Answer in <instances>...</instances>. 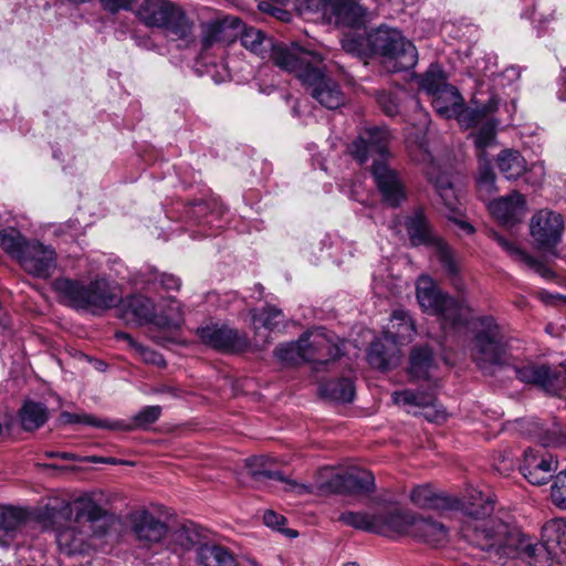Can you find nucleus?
Wrapping results in <instances>:
<instances>
[{
    "label": "nucleus",
    "instance_id": "2f4dec72",
    "mask_svg": "<svg viewBox=\"0 0 566 566\" xmlns=\"http://www.w3.org/2000/svg\"><path fill=\"white\" fill-rule=\"evenodd\" d=\"M415 334L413 321L408 312L400 308L392 312L390 322L382 333L387 338L395 340L399 347L411 342Z\"/></svg>",
    "mask_w": 566,
    "mask_h": 566
},
{
    "label": "nucleus",
    "instance_id": "a878e982",
    "mask_svg": "<svg viewBox=\"0 0 566 566\" xmlns=\"http://www.w3.org/2000/svg\"><path fill=\"white\" fill-rule=\"evenodd\" d=\"M514 370L522 382L535 385L548 392L557 388L560 378V371L546 364H526Z\"/></svg>",
    "mask_w": 566,
    "mask_h": 566
},
{
    "label": "nucleus",
    "instance_id": "5701e85b",
    "mask_svg": "<svg viewBox=\"0 0 566 566\" xmlns=\"http://www.w3.org/2000/svg\"><path fill=\"white\" fill-rule=\"evenodd\" d=\"M241 31V21L235 17H217L202 23L201 49L209 50L219 42H232Z\"/></svg>",
    "mask_w": 566,
    "mask_h": 566
},
{
    "label": "nucleus",
    "instance_id": "72a5a7b5",
    "mask_svg": "<svg viewBox=\"0 0 566 566\" xmlns=\"http://www.w3.org/2000/svg\"><path fill=\"white\" fill-rule=\"evenodd\" d=\"M463 103L462 95L453 85L444 86L442 91L432 96L433 108L440 116L446 118H455Z\"/></svg>",
    "mask_w": 566,
    "mask_h": 566
},
{
    "label": "nucleus",
    "instance_id": "f03ea898",
    "mask_svg": "<svg viewBox=\"0 0 566 566\" xmlns=\"http://www.w3.org/2000/svg\"><path fill=\"white\" fill-rule=\"evenodd\" d=\"M494 536L501 542L497 548L504 560L520 558L530 566H548L551 560L566 563V518L556 517L542 527V543H533L514 525L499 524Z\"/></svg>",
    "mask_w": 566,
    "mask_h": 566
},
{
    "label": "nucleus",
    "instance_id": "ddd939ff",
    "mask_svg": "<svg viewBox=\"0 0 566 566\" xmlns=\"http://www.w3.org/2000/svg\"><path fill=\"white\" fill-rule=\"evenodd\" d=\"M405 227L413 247L428 245L436 249V256L453 285L460 287L459 266L450 247L433 231L429 220L421 209L415 210L406 218Z\"/></svg>",
    "mask_w": 566,
    "mask_h": 566
},
{
    "label": "nucleus",
    "instance_id": "338daca9",
    "mask_svg": "<svg viewBox=\"0 0 566 566\" xmlns=\"http://www.w3.org/2000/svg\"><path fill=\"white\" fill-rule=\"evenodd\" d=\"M560 80H562V87L558 91V98L560 101L566 102V69H563Z\"/></svg>",
    "mask_w": 566,
    "mask_h": 566
},
{
    "label": "nucleus",
    "instance_id": "393cba45",
    "mask_svg": "<svg viewBox=\"0 0 566 566\" xmlns=\"http://www.w3.org/2000/svg\"><path fill=\"white\" fill-rule=\"evenodd\" d=\"M473 106L465 107L463 104L461 111L457 114L455 119L465 128L482 127L489 120H496L492 115L497 109L499 98L491 95L486 101L474 96L472 99Z\"/></svg>",
    "mask_w": 566,
    "mask_h": 566
},
{
    "label": "nucleus",
    "instance_id": "a18cd8bd",
    "mask_svg": "<svg viewBox=\"0 0 566 566\" xmlns=\"http://www.w3.org/2000/svg\"><path fill=\"white\" fill-rule=\"evenodd\" d=\"M418 84L431 97L438 94L450 84L447 82V75L439 64H431L428 70L420 75Z\"/></svg>",
    "mask_w": 566,
    "mask_h": 566
},
{
    "label": "nucleus",
    "instance_id": "473e14b6",
    "mask_svg": "<svg viewBox=\"0 0 566 566\" xmlns=\"http://www.w3.org/2000/svg\"><path fill=\"white\" fill-rule=\"evenodd\" d=\"M410 536L419 538L432 546L442 545L448 538V531L443 524L416 516L415 525L411 528Z\"/></svg>",
    "mask_w": 566,
    "mask_h": 566
},
{
    "label": "nucleus",
    "instance_id": "a19ab883",
    "mask_svg": "<svg viewBox=\"0 0 566 566\" xmlns=\"http://www.w3.org/2000/svg\"><path fill=\"white\" fill-rule=\"evenodd\" d=\"M49 418L48 408L41 402L28 401L20 411L21 426L27 431L42 427Z\"/></svg>",
    "mask_w": 566,
    "mask_h": 566
},
{
    "label": "nucleus",
    "instance_id": "13d9d810",
    "mask_svg": "<svg viewBox=\"0 0 566 566\" xmlns=\"http://www.w3.org/2000/svg\"><path fill=\"white\" fill-rule=\"evenodd\" d=\"M146 364H151L158 367H165L166 360L164 356L156 350L146 347L142 344L134 350Z\"/></svg>",
    "mask_w": 566,
    "mask_h": 566
},
{
    "label": "nucleus",
    "instance_id": "20e7f679",
    "mask_svg": "<svg viewBox=\"0 0 566 566\" xmlns=\"http://www.w3.org/2000/svg\"><path fill=\"white\" fill-rule=\"evenodd\" d=\"M495 506V496L488 490L472 489L465 496L462 511L468 520L460 528L462 537L472 546L481 549L494 562L503 563L504 556L497 552L502 541L494 536L499 524H509L497 516L491 517Z\"/></svg>",
    "mask_w": 566,
    "mask_h": 566
},
{
    "label": "nucleus",
    "instance_id": "412c9836",
    "mask_svg": "<svg viewBox=\"0 0 566 566\" xmlns=\"http://www.w3.org/2000/svg\"><path fill=\"white\" fill-rule=\"evenodd\" d=\"M416 516V514L397 506L379 507L376 510V534L387 537L410 536Z\"/></svg>",
    "mask_w": 566,
    "mask_h": 566
},
{
    "label": "nucleus",
    "instance_id": "1a4fd4ad",
    "mask_svg": "<svg viewBox=\"0 0 566 566\" xmlns=\"http://www.w3.org/2000/svg\"><path fill=\"white\" fill-rule=\"evenodd\" d=\"M507 338L492 316H480L474 321V336L471 355L484 374H492L494 367L506 363Z\"/></svg>",
    "mask_w": 566,
    "mask_h": 566
},
{
    "label": "nucleus",
    "instance_id": "0e129e2a",
    "mask_svg": "<svg viewBox=\"0 0 566 566\" xmlns=\"http://www.w3.org/2000/svg\"><path fill=\"white\" fill-rule=\"evenodd\" d=\"M45 457L48 458H60L66 461H76L78 460L77 455L71 452H57V451H46Z\"/></svg>",
    "mask_w": 566,
    "mask_h": 566
},
{
    "label": "nucleus",
    "instance_id": "7ed1b4c3",
    "mask_svg": "<svg viewBox=\"0 0 566 566\" xmlns=\"http://www.w3.org/2000/svg\"><path fill=\"white\" fill-rule=\"evenodd\" d=\"M390 133L385 127H367L347 146L349 155L359 165L373 159L371 175L385 203L397 208L406 199L400 175L386 161Z\"/></svg>",
    "mask_w": 566,
    "mask_h": 566
},
{
    "label": "nucleus",
    "instance_id": "09e8293b",
    "mask_svg": "<svg viewBox=\"0 0 566 566\" xmlns=\"http://www.w3.org/2000/svg\"><path fill=\"white\" fill-rule=\"evenodd\" d=\"M376 511L353 512L347 511L339 515L338 521L353 528L376 534Z\"/></svg>",
    "mask_w": 566,
    "mask_h": 566
},
{
    "label": "nucleus",
    "instance_id": "de8ad7c7",
    "mask_svg": "<svg viewBox=\"0 0 566 566\" xmlns=\"http://www.w3.org/2000/svg\"><path fill=\"white\" fill-rule=\"evenodd\" d=\"M557 460L552 454H547V457L536 463L533 469L527 471L524 476L534 485H543L548 482L552 478V473L557 470Z\"/></svg>",
    "mask_w": 566,
    "mask_h": 566
},
{
    "label": "nucleus",
    "instance_id": "4c0bfd02",
    "mask_svg": "<svg viewBox=\"0 0 566 566\" xmlns=\"http://www.w3.org/2000/svg\"><path fill=\"white\" fill-rule=\"evenodd\" d=\"M433 368V355L429 347L420 346L412 349L409 367V375L412 379H429Z\"/></svg>",
    "mask_w": 566,
    "mask_h": 566
},
{
    "label": "nucleus",
    "instance_id": "dca6fc26",
    "mask_svg": "<svg viewBox=\"0 0 566 566\" xmlns=\"http://www.w3.org/2000/svg\"><path fill=\"white\" fill-rule=\"evenodd\" d=\"M565 223L560 213L542 209L530 221V234L537 250L555 254L562 241Z\"/></svg>",
    "mask_w": 566,
    "mask_h": 566
},
{
    "label": "nucleus",
    "instance_id": "b1692460",
    "mask_svg": "<svg viewBox=\"0 0 566 566\" xmlns=\"http://www.w3.org/2000/svg\"><path fill=\"white\" fill-rule=\"evenodd\" d=\"M118 317L126 324L143 325L156 322V310L150 298L144 295H132L118 303Z\"/></svg>",
    "mask_w": 566,
    "mask_h": 566
},
{
    "label": "nucleus",
    "instance_id": "5fc2aeb1",
    "mask_svg": "<svg viewBox=\"0 0 566 566\" xmlns=\"http://www.w3.org/2000/svg\"><path fill=\"white\" fill-rule=\"evenodd\" d=\"M551 499L555 506L566 510V470L554 476L551 485Z\"/></svg>",
    "mask_w": 566,
    "mask_h": 566
},
{
    "label": "nucleus",
    "instance_id": "680f3d73",
    "mask_svg": "<svg viewBox=\"0 0 566 566\" xmlns=\"http://www.w3.org/2000/svg\"><path fill=\"white\" fill-rule=\"evenodd\" d=\"M104 9L108 10L112 13H115L119 10H129L132 6V0H101Z\"/></svg>",
    "mask_w": 566,
    "mask_h": 566
},
{
    "label": "nucleus",
    "instance_id": "a211bd4d",
    "mask_svg": "<svg viewBox=\"0 0 566 566\" xmlns=\"http://www.w3.org/2000/svg\"><path fill=\"white\" fill-rule=\"evenodd\" d=\"M516 430L544 448L566 446V424L551 419L539 421L535 418H524L516 421Z\"/></svg>",
    "mask_w": 566,
    "mask_h": 566
},
{
    "label": "nucleus",
    "instance_id": "9d476101",
    "mask_svg": "<svg viewBox=\"0 0 566 566\" xmlns=\"http://www.w3.org/2000/svg\"><path fill=\"white\" fill-rule=\"evenodd\" d=\"M417 298L423 311L440 317L443 326L455 329L467 326L471 319L472 308L468 302L441 292L428 276L418 280Z\"/></svg>",
    "mask_w": 566,
    "mask_h": 566
},
{
    "label": "nucleus",
    "instance_id": "6e6552de",
    "mask_svg": "<svg viewBox=\"0 0 566 566\" xmlns=\"http://www.w3.org/2000/svg\"><path fill=\"white\" fill-rule=\"evenodd\" d=\"M306 57L295 60V70H287L306 86L311 96L328 109H337L345 103V95L339 84L328 77L322 69L321 54L305 50Z\"/></svg>",
    "mask_w": 566,
    "mask_h": 566
},
{
    "label": "nucleus",
    "instance_id": "37998d69",
    "mask_svg": "<svg viewBox=\"0 0 566 566\" xmlns=\"http://www.w3.org/2000/svg\"><path fill=\"white\" fill-rule=\"evenodd\" d=\"M305 337L300 336L295 342H290L277 346L274 350L275 357L285 365H297L306 361V357H311L305 353L303 343Z\"/></svg>",
    "mask_w": 566,
    "mask_h": 566
},
{
    "label": "nucleus",
    "instance_id": "f3484780",
    "mask_svg": "<svg viewBox=\"0 0 566 566\" xmlns=\"http://www.w3.org/2000/svg\"><path fill=\"white\" fill-rule=\"evenodd\" d=\"M305 6L310 11L334 19L336 24L350 28L361 25L366 17V10L354 0H305Z\"/></svg>",
    "mask_w": 566,
    "mask_h": 566
},
{
    "label": "nucleus",
    "instance_id": "8fccbe9b",
    "mask_svg": "<svg viewBox=\"0 0 566 566\" xmlns=\"http://www.w3.org/2000/svg\"><path fill=\"white\" fill-rule=\"evenodd\" d=\"M495 179L496 176L490 166V160L480 161L479 174L476 177V187L479 195L483 200L489 199L497 191Z\"/></svg>",
    "mask_w": 566,
    "mask_h": 566
},
{
    "label": "nucleus",
    "instance_id": "c9c22d12",
    "mask_svg": "<svg viewBox=\"0 0 566 566\" xmlns=\"http://www.w3.org/2000/svg\"><path fill=\"white\" fill-rule=\"evenodd\" d=\"M161 415L160 406H147L140 409L130 420H112L111 430L132 431L135 429H146L155 423Z\"/></svg>",
    "mask_w": 566,
    "mask_h": 566
},
{
    "label": "nucleus",
    "instance_id": "39448f33",
    "mask_svg": "<svg viewBox=\"0 0 566 566\" xmlns=\"http://www.w3.org/2000/svg\"><path fill=\"white\" fill-rule=\"evenodd\" d=\"M106 512L92 500L76 503L75 518L56 532V543L61 553L70 557L86 556L95 549V537L107 533Z\"/></svg>",
    "mask_w": 566,
    "mask_h": 566
},
{
    "label": "nucleus",
    "instance_id": "69168bd1",
    "mask_svg": "<svg viewBox=\"0 0 566 566\" xmlns=\"http://www.w3.org/2000/svg\"><path fill=\"white\" fill-rule=\"evenodd\" d=\"M454 223L457 224L459 230H461L465 234H473L475 231L474 227L471 223H469L468 221L454 219Z\"/></svg>",
    "mask_w": 566,
    "mask_h": 566
},
{
    "label": "nucleus",
    "instance_id": "bb28decb",
    "mask_svg": "<svg viewBox=\"0 0 566 566\" xmlns=\"http://www.w3.org/2000/svg\"><path fill=\"white\" fill-rule=\"evenodd\" d=\"M274 463L275 460L266 455L251 457L245 460V465L255 481L274 480L285 483L286 491H293L295 489H300V492L307 491L306 485L298 484L285 478L281 471L274 470Z\"/></svg>",
    "mask_w": 566,
    "mask_h": 566
},
{
    "label": "nucleus",
    "instance_id": "6e6d98bb",
    "mask_svg": "<svg viewBox=\"0 0 566 566\" xmlns=\"http://www.w3.org/2000/svg\"><path fill=\"white\" fill-rule=\"evenodd\" d=\"M411 502L419 507H432L436 504V496L428 485L415 488L410 494Z\"/></svg>",
    "mask_w": 566,
    "mask_h": 566
},
{
    "label": "nucleus",
    "instance_id": "49530a36",
    "mask_svg": "<svg viewBox=\"0 0 566 566\" xmlns=\"http://www.w3.org/2000/svg\"><path fill=\"white\" fill-rule=\"evenodd\" d=\"M160 310V314H156V324L163 327L177 328L184 322V312L180 302L176 298H167Z\"/></svg>",
    "mask_w": 566,
    "mask_h": 566
},
{
    "label": "nucleus",
    "instance_id": "58836bf2",
    "mask_svg": "<svg viewBox=\"0 0 566 566\" xmlns=\"http://www.w3.org/2000/svg\"><path fill=\"white\" fill-rule=\"evenodd\" d=\"M322 397L336 402H350L355 396V387L349 378L324 381L319 385Z\"/></svg>",
    "mask_w": 566,
    "mask_h": 566
},
{
    "label": "nucleus",
    "instance_id": "aec40b11",
    "mask_svg": "<svg viewBox=\"0 0 566 566\" xmlns=\"http://www.w3.org/2000/svg\"><path fill=\"white\" fill-rule=\"evenodd\" d=\"M301 336L306 338L303 343L304 350L311 355L306 357V361L326 364L342 355L340 346L323 326L311 328Z\"/></svg>",
    "mask_w": 566,
    "mask_h": 566
},
{
    "label": "nucleus",
    "instance_id": "c03bdc74",
    "mask_svg": "<svg viewBox=\"0 0 566 566\" xmlns=\"http://www.w3.org/2000/svg\"><path fill=\"white\" fill-rule=\"evenodd\" d=\"M251 316L258 331L261 327L268 331H279L283 326L284 314L273 305H266L261 311L252 310Z\"/></svg>",
    "mask_w": 566,
    "mask_h": 566
},
{
    "label": "nucleus",
    "instance_id": "ea45409f",
    "mask_svg": "<svg viewBox=\"0 0 566 566\" xmlns=\"http://www.w3.org/2000/svg\"><path fill=\"white\" fill-rule=\"evenodd\" d=\"M496 161L501 174L509 180L517 179L526 171V161L517 150H502Z\"/></svg>",
    "mask_w": 566,
    "mask_h": 566
},
{
    "label": "nucleus",
    "instance_id": "cd10ccee",
    "mask_svg": "<svg viewBox=\"0 0 566 566\" xmlns=\"http://www.w3.org/2000/svg\"><path fill=\"white\" fill-rule=\"evenodd\" d=\"M400 348L395 340L385 335L375 339L367 352L368 364L379 370H388L396 367L400 361Z\"/></svg>",
    "mask_w": 566,
    "mask_h": 566
},
{
    "label": "nucleus",
    "instance_id": "79ce46f5",
    "mask_svg": "<svg viewBox=\"0 0 566 566\" xmlns=\"http://www.w3.org/2000/svg\"><path fill=\"white\" fill-rule=\"evenodd\" d=\"M496 126L497 120H489L478 132L470 135L473 138L479 161L489 160L486 149L496 143Z\"/></svg>",
    "mask_w": 566,
    "mask_h": 566
},
{
    "label": "nucleus",
    "instance_id": "3c124183",
    "mask_svg": "<svg viewBox=\"0 0 566 566\" xmlns=\"http://www.w3.org/2000/svg\"><path fill=\"white\" fill-rule=\"evenodd\" d=\"M342 46L347 53L359 57L374 55L369 43V33L366 36L354 33L347 34L342 41Z\"/></svg>",
    "mask_w": 566,
    "mask_h": 566
},
{
    "label": "nucleus",
    "instance_id": "bf43d9fd",
    "mask_svg": "<svg viewBox=\"0 0 566 566\" xmlns=\"http://www.w3.org/2000/svg\"><path fill=\"white\" fill-rule=\"evenodd\" d=\"M547 457V454L542 453L539 450L534 448H528L524 451L523 462L520 467L522 474L524 475L527 471L534 468L536 463H538L543 458Z\"/></svg>",
    "mask_w": 566,
    "mask_h": 566
},
{
    "label": "nucleus",
    "instance_id": "7c9ffc66",
    "mask_svg": "<svg viewBox=\"0 0 566 566\" xmlns=\"http://www.w3.org/2000/svg\"><path fill=\"white\" fill-rule=\"evenodd\" d=\"M428 180L434 186L436 191L440 196L444 206L450 211L457 210L458 195L454 189L452 177L450 174L441 171L433 163L426 169Z\"/></svg>",
    "mask_w": 566,
    "mask_h": 566
},
{
    "label": "nucleus",
    "instance_id": "f704fd0d",
    "mask_svg": "<svg viewBox=\"0 0 566 566\" xmlns=\"http://www.w3.org/2000/svg\"><path fill=\"white\" fill-rule=\"evenodd\" d=\"M136 283L147 290H156L160 286L165 291H178L181 281L178 276L168 273H159L154 266H146L140 270L136 277Z\"/></svg>",
    "mask_w": 566,
    "mask_h": 566
},
{
    "label": "nucleus",
    "instance_id": "c756f323",
    "mask_svg": "<svg viewBox=\"0 0 566 566\" xmlns=\"http://www.w3.org/2000/svg\"><path fill=\"white\" fill-rule=\"evenodd\" d=\"M195 547L199 566H237V559L229 548L216 543L201 544L200 533L199 543Z\"/></svg>",
    "mask_w": 566,
    "mask_h": 566
},
{
    "label": "nucleus",
    "instance_id": "4d7b16f0",
    "mask_svg": "<svg viewBox=\"0 0 566 566\" xmlns=\"http://www.w3.org/2000/svg\"><path fill=\"white\" fill-rule=\"evenodd\" d=\"M377 103L387 116H396L399 113V101L394 93L379 92L376 95Z\"/></svg>",
    "mask_w": 566,
    "mask_h": 566
},
{
    "label": "nucleus",
    "instance_id": "4be33fe9",
    "mask_svg": "<svg viewBox=\"0 0 566 566\" xmlns=\"http://www.w3.org/2000/svg\"><path fill=\"white\" fill-rule=\"evenodd\" d=\"M391 398L396 405L406 407L408 412L412 408L422 409V415L430 422H440L447 418L444 409L438 407L434 392L431 389L426 391L411 389L395 391Z\"/></svg>",
    "mask_w": 566,
    "mask_h": 566
},
{
    "label": "nucleus",
    "instance_id": "6ab92c4d",
    "mask_svg": "<svg viewBox=\"0 0 566 566\" xmlns=\"http://www.w3.org/2000/svg\"><path fill=\"white\" fill-rule=\"evenodd\" d=\"M202 344L222 353L242 352L248 347V340L238 329L228 325L209 324L197 329Z\"/></svg>",
    "mask_w": 566,
    "mask_h": 566
},
{
    "label": "nucleus",
    "instance_id": "052dcab7",
    "mask_svg": "<svg viewBox=\"0 0 566 566\" xmlns=\"http://www.w3.org/2000/svg\"><path fill=\"white\" fill-rule=\"evenodd\" d=\"M264 524L274 530H281V526L285 523V517L273 512L266 511L263 515Z\"/></svg>",
    "mask_w": 566,
    "mask_h": 566
},
{
    "label": "nucleus",
    "instance_id": "2eb2a0df",
    "mask_svg": "<svg viewBox=\"0 0 566 566\" xmlns=\"http://www.w3.org/2000/svg\"><path fill=\"white\" fill-rule=\"evenodd\" d=\"M316 488L322 493L370 494L375 491V478L369 471L340 472L324 468L317 473Z\"/></svg>",
    "mask_w": 566,
    "mask_h": 566
},
{
    "label": "nucleus",
    "instance_id": "864d4df0",
    "mask_svg": "<svg viewBox=\"0 0 566 566\" xmlns=\"http://www.w3.org/2000/svg\"><path fill=\"white\" fill-rule=\"evenodd\" d=\"M27 520V512L11 505H2V531L13 532Z\"/></svg>",
    "mask_w": 566,
    "mask_h": 566
},
{
    "label": "nucleus",
    "instance_id": "423d86ee",
    "mask_svg": "<svg viewBox=\"0 0 566 566\" xmlns=\"http://www.w3.org/2000/svg\"><path fill=\"white\" fill-rule=\"evenodd\" d=\"M61 303L76 311L97 314L118 305L120 285L106 276H96L90 283L70 277H57L52 284Z\"/></svg>",
    "mask_w": 566,
    "mask_h": 566
},
{
    "label": "nucleus",
    "instance_id": "603ef678",
    "mask_svg": "<svg viewBox=\"0 0 566 566\" xmlns=\"http://www.w3.org/2000/svg\"><path fill=\"white\" fill-rule=\"evenodd\" d=\"M60 421L63 424H86L101 429H109L111 430V419H99L90 413H73L69 411H63L60 415Z\"/></svg>",
    "mask_w": 566,
    "mask_h": 566
},
{
    "label": "nucleus",
    "instance_id": "4468645a",
    "mask_svg": "<svg viewBox=\"0 0 566 566\" xmlns=\"http://www.w3.org/2000/svg\"><path fill=\"white\" fill-rule=\"evenodd\" d=\"M240 40L245 49L261 59H271L276 66L286 72L287 70H295V60L306 57L304 49L298 44L274 43L272 38L266 36L255 28H244Z\"/></svg>",
    "mask_w": 566,
    "mask_h": 566
},
{
    "label": "nucleus",
    "instance_id": "c85d7f7f",
    "mask_svg": "<svg viewBox=\"0 0 566 566\" xmlns=\"http://www.w3.org/2000/svg\"><path fill=\"white\" fill-rule=\"evenodd\" d=\"M489 210L494 218L504 224H514L521 220L525 212L524 197L513 191L489 203Z\"/></svg>",
    "mask_w": 566,
    "mask_h": 566
},
{
    "label": "nucleus",
    "instance_id": "774afa93",
    "mask_svg": "<svg viewBox=\"0 0 566 566\" xmlns=\"http://www.w3.org/2000/svg\"><path fill=\"white\" fill-rule=\"evenodd\" d=\"M90 461L93 462V463H111V464L117 463V461L114 458L103 459V458L92 457L90 459Z\"/></svg>",
    "mask_w": 566,
    "mask_h": 566
},
{
    "label": "nucleus",
    "instance_id": "e2e57ef3",
    "mask_svg": "<svg viewBox=\"0 0 566 566\" xmlns=\"http://www.w3.org/2000/svg\"><path fill=\"white\" fill-rule=\"evenodd\" d=\"M115 338L117 340L126 342L128 347L132 348L133 350H135L137 348V346L140 344V343L136 342L128 333H125V332H116Z\"/></svg>",
    "mask_w": 566,
    "mask_h": 566
},
{
    "label": "nucleus",
    "instance_id": "e433bc0d",
    "mask_svg": "<svg viewBox=\"0 0 566 566\" xmlns=\"http://www.w3.org/2000/svg\"><path fill=\"white\" fill-rule=\"evenodd\" d=\"M494 239L499 245L502 247L503 250H505L515 261L524 264L526 268L533 270L543 277L552 276V271L543 262L530 255L521 248L506 240L504 237L495 234Z\"/></svg>",
    "mask_w": 566,
    "mask_h": 566
},
{
    "label": "nucleus",
    "instance_id": "f8f14e48",
    "mask_svg": "<svg viewBox=\"0 0 566 566\" xmlns=\"http://www.w3.org/2000/svg\"><path fill=\"white\" fill-rule=\"evenodd\" d=\"M369 43L371 53L381 56L391 72L408 71L418 62L416 46L398 29L380 25L369 32Z\"/></svg>",
    "mask_w": 566,
    "mask_h": 566
},
{
    "label": "nucleus",
    "instance_id": "f257e3e1",
    "mask_svg": "<svg viewBox=\"0 0 566 566\" xmlns=\"http://www.w3.org/2000/svg\"><path fill=\"white\" fill-rule=\"evenodd\" d=\"M129 528L139 547L154 551L150 566H175L199 543V530L195 524L169 528L146 510L129 515Z\"/></svg>",
    "mask_w": 566,
    "mask_h": 566
},
{
    "label": "nucleus",
    "instance_id": "9b49d317",
    "mask_svg": "<svg viewBox=\"0 0 566 566\" xmlns=\"http://www.w3.org/2000/svg\"><path fill=\"white\" fill-rule=\"evenodd\" d=\"M140 20L148 27L161 28L172 41L185 46L195 41L193 23L185 11L167 0H145L138 9Z\"/></svg>",
    "mask_w": 566,
    "mask_h": 566
},
{
    "label": "nucleus",
    "instance_id": "0eeeda50",
    "mask_svg": "<svg viewBox=\"0 0 566 566\" xmlns=\"http://www.w3.org/2000/svg\"><path fill=\"white\" fill-rule=\"evenodd\" d=\"M2 250L15 258L28 273L40 279L52 275L56 268V253L50 245L27 242L15 226L2 228Z\"/></svg>",
    "mask_w": 566,
    "mask_h": 566
}]
</instances>
